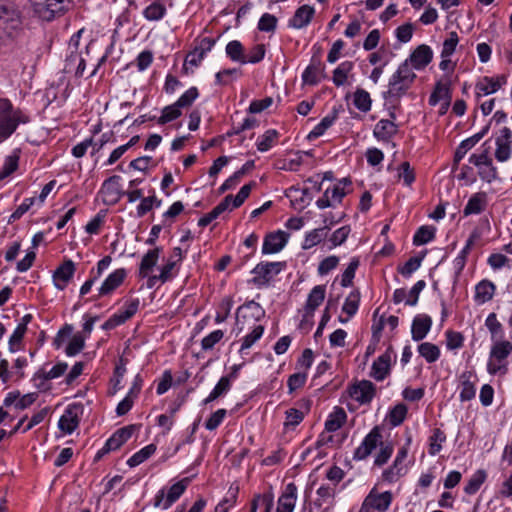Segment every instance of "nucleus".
<instances>
[{"label": "nucleus", "instance_id": "obj_47", "mask_svg": "<svg viewBox=\"0 0 512 512\" xmlns=\"http://www.w3.org/2000/svg\"><path fill=\"white\" fill-rule=\"evenodd\" d=\"M411 63L406 59L403 63H401L393 74L397 79L402 80L405 83L413 84L416 79V74L412 70Z\"/></svg>", "mask_w": 512, "mask_h": 512}, {"label": "nucleus", "instance_id": "obj_14", "mask_svg": "<svg viewBox=\"0 0 512 512\" xmlns=\"http://www.w3.org/2000/svg\"><path fill=\"white\" fill-rule=\"evenodd\" d=\"M393 352L392 347L380 355L372 364L371 377L377 381H383L390 373L391 368V354Z\"/></svg>", "mask_w": 512, "mask_h": 512}, {"label": "nucleus", "instance_id": "obj_64", "mask_svg": "<svg viewBox=\"0 0 512 512\" xmlns=\"http://www.w3.org/2000/svg\"><path fill=\"white\" fill-rule=\"evenodd\" d=\"M485 326L491 333L492 339L496 336H502L503 327L502 324L497 320V316L495 313H490L486 320Z\"/></svg>", "mask_w": 512, "mask_h": 512}, {"label": "nucleus", "instance_id": "obj_43", "mask_svg": "<svg viewBox=\"0 0 512 512\" xmlns=\"http://www.w3.org/2000/svg\"><path fill=\"white\" fill-rule=\"evenodd\" d=\"M486 476L487 475L484 470H477L465 485V493L468 495L475 494L480 489L481 485L484 483Z\"/></svg>", "mask_w": 512, "mask_h": 512}, {"label": "nucleus", "instance_id": "obj_46", "mask_svg": "<svg viewBox=\"0 0 512 512\" xmlns=\"http://www.w3.org/2000/svg\"><path fill=\"white\" fill-rule=\"evenodd\" d=\"M166 13V7L159 1H154L148 7L145 8L143 14L144 17L149 21H157L164 17Z\"/></svg>", "mask_w": 512, "mask_h": 512}, {"label": "nucleus", "instance_id": "obj_59", "mask_svg": "<svg viewBox=\"0 0 512 512\" xmlns=\"http://www.w3.org/2000/svg\"><path fill=\"white\" fill-rule=\"evenodd\" d=\"M277 18L269 13H264L258 22V29L262 32H274L277 27Z\"/></svg>", "mask_w": 512, "mask_h": 512}, {"label": "nucleus", "instance_id": "obj_35", "mask_svg": "<svg viewBox=\"0 0 512 512\" xmlns=\"http://www.w3.org/2000/svg\"><path fill=\"white\" fill-rule=\"evenodd\" d=\"M418 353L428 363L436 362L440 357V349L437 345L430 342H423L418 346Z\"/></svg>", "mask_w": 512, "mask_h": 512}, {"label": "nucleus", "instance_id": "obj_23", "mask_svg": "<svg viewBox=\"0 0 512 512\" xmlns=\"http://www.w3.org/2000/svg\"><path fill=\"white\" fill-rule=\"evenodd\" d=\"M506 83V76L500 75L496 78L484 77L482 82L476 84L477 96L489 95L497 92Z\"/></svg>", "mask_w": 512, "mask_h": 512}, {"label": "nucleus", "instance_id": "obj_18", "mask_svg": "<svg viewBox=\"0 0 512 512\" xmlns=\"http://www.w3.org/2000/svg\"><path fill=\"white\" fill-rule=\"evenodd\" d=\"M137 428V425L132 424L117 429L106 441V451H114L120 448L126 441L131 438Z\"/></svg>", "mask_w": 512, "mask_h": 512}, {"label": "nucleus", "instance_id": "obj_24", "mask_svg": "<svg viewBox=\"0 0 512 512\" xmlns=\"http://www.w3.org/2000/svg\"><path fill=\"white\" fill-rule=\"evenodd\" d=\"M441 99L445 100V109H447L451 101L449 79H446V82L440 80L435 84L434 90L429 97V104L435 106Z\"/></svg>", "mask_w": 512, "mask_h": 512}, {"label": "nucleus", "instance_id": "obj_8", "mask_svg": "<svg viewBox=\"0 0 512 512\" xmlns=\"http://www.w3.org/2000/svg\"><path fill=\"white\" fill-rule=\"evenodd\" d=\"M376 393L375 385L369 380H362L349 388V395L360 404H369Z\"/></svg>", "mask_w": 512, "mask_h": 512}, {"label": "nucleus", "instance_id": "obj_50", "mask_svg": "<svg viewBox=\"0 0 512 512\" xmlns=\"http://www.w3.org/2000/svg\"><path fill=\"white\" fill-rule=\"evenodd\" d=\"M181 107L175 102L172 105L166 106L162 110V115L158 118V124L164 125L173 121L181 116Z\"/></svg>", "mask_w": 512, "mask_h": 512}, {"label": "nucleus", "instance_id": "obj_19", "mask_svg": "<svg viewBox=\"0 0 512 512\" xmlns=\"http://www.w3.org/2000/svg\"><path fill=\"white\" fill-rule=\"evenodd\" d=\"M297 499V486L291 482L286 485L278 499L276 512H293Z\"/></svg>", "mask_w": 512, "mask_h": 512}, {"label": "nucleus", "instance_id": "obj_33", "mask_svg": "<svg viewBox=\"0 0 512 512\" xmlns=\"http://www.w3.org/2000/svg\"><path fill=\"white\" fill-rule=\"evenodd\" d=\"M347 418L346 412L341 407H336L325 422V429L328 432L337 431L342 427Z\"/></svg>", "mask_w": 512, "mask_h": 512}, {"label": "nucleus", "instance_id": "obj_38", "mask_svg": "<svg viewBox=\"0 0 512 512\" xmlns=\"http://www.w3.org/2000/svg\"><path fill=\"white\" fill-rule=\"evenodd\" d=\"M226 54L227 56L235 62H239L241 64H246L244 47L238 40H232L226 45Z\"/></svg>", "mask_w": 512, "mask_h": 512}, {"label": "nucleus", "instance_id": "obj_34", "mask_svg": "<svg viewBox=\"0 0 512 512\" xmlns=\"http://www.w3.org/2000/svg\"><path fill=\"white\" fill-rule=\"evenodd\" d=\"M328 230L329 226L323 225L320 228H316L308 232L305 236L302 248L307 250L319 244L327 236Z\"/></svg>", "mask_w": 512, "mask_h": 512}, {"label": "nucleus", "instance_id": "obj_1", "mask_svg": "<svg viewBox=\"0 0 512 512\" xmlns=\"http://www.w3.org/2000/svg\"><path fill=\"white\" fill-rule=\"evenodd\" d=\"M512 353L511 342L497 341L495 342L490 351V360L487 364V370L490 374L495 375L497 373L505 374L507 372L506 364H501L510 354Z\"/></svg>", "mask_w": 512, "mask_h": 512}, {"label": "nucleus", "instance_id": "obj_21", "mask_svg": "<svg viewBox=\"0 0 512 512\" xmlns=\"http://www.w3.org/2000/svg\"><path fill=\"white\" fill-rule=\"evenodd\" d=\"M432 326V319L429 315L420 314L414 317L411 326V337L414 341L423 340Z\"/></svg>", "mask_w": 512, "mask_h": 512}, {"label": "nucleus", "instance_id": "obj_4", "mask_svg": "<svg viewBox=\"0 0 512 512\" xmlns=\"http://www.w3.org/2000/svg\"><path fill=\"white\" fill-rule=\"evenodd\" d=\"M49 364H45L37 372L34 373V386L41 392L51 389V380L62 376L68 365L65 362H59L51 368Z\"/></svg>", "mask_w": 512, "mask_h": 512}, {"label": "nucleus", "instance_id": "obj_30", "mask_svg": "<svg viewBox=\"0 0 512 512\" xmlns=\"http://www.w3.org/2000/svg\"><path fill=\"white\" fill-rule=\"evenodd\" d=\"M316 493L317 499L314 502L315 506L320 508L323 505H327L326 508H329L334 504L336 495L335 485H322L317 489Z\"/></svg>", "mask_w": 512, "mask_h": 512}, {"label": "nucleus", "instance_id": "obj_60", "mask_svg": "<svg viewBox=\"0 0 512 512\" xmlns=\"http://www.w3.org/2000/svg\"><path fill=\"white\" fill-rule=\"evenodd\" d=\"M19 158L16 155L6 157L2 168L0 169V181L10 176L18 167Z\"/></svg>", "mask_w": 512, "mask_h": 512}, {"label": "nucleus", "instance_id": "obj_63", "mask_svg": "<svg viewBox=\"0 0 512 512\" xmlns=\"http://www.w3.org/2000/svg\"><path fill=\"white\" fill-rule=\"evenodd\" d=\"M120 176L113 175L106 179L102 185V189L107 194H113L117 196V199L121 197V190L119 189Z\"/></svg>", "mask_w": 512, "mask_h": 512}, {"label": "nucleus", "instance_id": "obj_7", "mask_svg": "<svg viewBox=\"0 0 512 512\" xmlns=\"http://www.w3.org/2000/svg\"><path fill=\"white\" fill-rule=\"evenodd\" d=\"M83 413L82 404L69 405L64 414L60 417L58 422L59 429L67 434H71L78 427L80 422V415Z\"/></svg>", "mask_w": 512, "mask_h": 512}, {"label": "nucleus", "instance_id": "obj_52", "mask_svg": "<svg viewBox=\"0 0 512 512\" xmlns=\"http://www.w3.org/2000/svg\"><path fill=\"white\" fill-rule=\"evenodd\" d=\"M279 133L275 129L267 130L257 142V149L261 152L268 151L278 138Z\"/></svg>", "mask_w": 512, "mask_h": 512}, {"label": "nucleus", "instance_id": "obj_13", "mask_svg": "<svg viewBox=\"0 0 512 512\" xmlns=\"http://www.w3.org/2000/svg\"><path fill=\"white\" fill-rule=\"evenodd\" d=\"M364 502L365 506H369L371 510L386 512L392 502V493L390 491L378 493L376 489L373 488L364 499Z\"/></svg>", "mask_w": 512, "mask_h": 512}, {"label": "nucleus", "instance_id": "obj_27", "mask_svg": "<svg viewBox=\"0 0 512 512\" xmlns=\"http://www.w3.org/2000/svg\"><path fill=\"white\" fill-rule=\"evenodd\" d=\"M397 131L398 126L392 120L381 119L375 125L373 134L378 140L388 141Z\"/></svg>", "mask_w": 512, "mask_h": 512}, {"label": "nucleus", "instance_id": "obj_29", "mask_svg": "<svg viewBox=\"0 0 512 512\" xmlns=\"http://www.w3.org/2000/svg\"><path fill=\"white\" fill-rule=\"evenodd\" d=\"M495 285L489 280L480 281L475 287L474 299L479 304H484L493 298Z\"/></svg>", "mask_w": 512, "mask_h": 512}, {"label": "nucleus", "instance_id": "obj_11", "mask_svg": "<svg viewBox=\"0 0 512 512\" xmlns=\"http://www.w3.org/2000/svg\"><path fill=\"white\" fill-rule=\"evenodd\" d=\"M127 271L124 268L116 269L102 283L98 289V294L93 299L111 295L125 280Z\"/></svg>", "mask_w": 512, "mask_h": 512}, {"label": "nucleus", "instance_id": "obj_17", "mask_svg": "<svg viewBox=\"0 0 512 512\" xmlns=\"http://www.w3.org/2000/svg\"><path fill=\"white\" fill-rule=\"evenodd\" d=\"M495 158L500 162H505L511 155V130L503 127L500 135L496 138Z\"/></svg>", "mask_w": 512, "mask_h": 512}, {"label": "nucleus", "instance_id": "obj_48", "mask_svg": "<svg viewBox=\"0 0 512 512\" xmlns=\"http://www.w3.org/2000/svg\"><path fill=\"white\" fill-rule=\"evenodd\" d=\"M407 415V407L405 404L400 403L394 406L389 414L388 420L391 426L396 427L403 423Z\"/></svg>", "mask_w": 512, "mask_h": 512}, {"label": "nucleus", "instance_id": "obj_16", "mask_svg": "<svg viewBox=\"0 0 512 512\" xmlns=\"http://www.w3.org/2000/svg\"><path fill=\"white\" fill-rule=\"evenodd\" d=\"M412 85L405 83L395 76H391L388 84V90L383 92V98L390 103H399L402 96H404Z\"/></svg>", "mask_w": 512, "mask_h": 512}, {"label": "nucleus", "instance_id": "obj_55", "mask_svg": "<svg viewBox=\"0 0 512 512\" xmlns=\"http://www.w3.org/2000/svg\"><path fill=\"white\" fill-rule=\"evenodd\" d=\"M238 487H230L228 496H226L215 508V512H228L229 508L234 506L237 501Z\"/></svg>", "mask_w": 512, "mask_h": 512}, {"label": "nucleus", "instance_id": "obj_26", "mask_svg": "<svg viewBox=\"0 0 512 512\" xmlns=\"http://www.w3.org/2000/svg\"><path fill=\"white\" fill-rule=\"evenodd\" d=\"M487 206V194L485 192H478L473 194L468 200L463 214L469 216L472 214H480Z\"/></svg>", "mask_w": 512, "mask_h": 512}, {"label": "nucleus", "instance_id": "obj_51", "mask_svg": "<svg viewBox=\"0 0 512 512\" xmlns=\"http://www.w3.org/2000/svg\"><path fill=\"white\" fill-rule=\"evenodd\" d=\"M360 265V261L358 257H353L348 265V267L345 269V271L342 274L341 278V286L342 287H349L353 284V279L355 277V272L357 268Z\"/></svg>", "mask_w": 512, "mask_h": 512}, {"label": "nucleus", "instance_id": "obj_9", "mask_svg": "<svg viewBox=\"0 0 512 512\" xmlns=\"http://www.w3.org/2000/svg\"><path fill=\"white\" fill-rule=\"evenodd\" d=\"M20 21L5 5L0 4V42L12 37Z\"/></svg>", "mask_w": 512, "mask_h": 512}, {"label": "nucleus", "instance_id": "obj_54", "mask_svg": "<svg viewBox=\"0 0 512 512\" xmlns=\"http://www.w3.org/2000/svg\"><path fill=\"white\" fill-rule=\"evenodd\" d=\"M446 440L445 433L439 429L436 428L433 430V434L430 437V444H429V454L434 456L437 453L440 452L442 449V443Z\"/></svg>", "mask_w": 512, "mask_h": 512}, {"label": "nucleus", "instance_id": "obj_39", "mask_svg": "<svg viewBox=\"0 0 512 512\" xmlns=\"http://www.w3.org/2000/svg\"><path fill=\"white\" fill-rule=\"evenodd\" d=\"M406 474V467L395 462L382 473V480L387 483H395Z\"/></svg>", "mask_w": 512, "mask_h": 512}, {"label": "nucleus", "instance_id": "obj_36", "mask_svg": "<svg viewBox=\"0 0 512 512\" xmlns=\"http://www.w3.org/2000/svg\"><path fill=\"white\" fill-rule=\"evenodd\" d=\"M83 31V29H80L71 36L68 42V53L65 58V63H68L69 60L72 61V58H74L75 61H77L79 58L83 57L82 52L79 51L80 39Z\"/></svg>", "mask_w": 512, "mask_h": 512}, {"label": "nucleus", "instance_id": "obj_31", "mask_svg": "<svg viewBox=\"0 0 512 512\" xmlns=\"http://www.w3.org/2000/svg\"><path fill=\"white\" fill-rule=\"evenodd\" d=\"M232 195H227L216 207L212 209L211 212L205 214L198 221V225L200 227L208 226L213 220H215L219 215L225 212L229 205L231 204Z\"/></svg>", "mask_w": 512, "mask_h": 512}, {"label": "nucleus", "instance_id": "obj_53", "mask_svg": "<svg viewBox=\"0 0 512 512\" xmlns=\"http://www.w3.org/2000/svg\"><path fill=\"white\" fill-rule=\"evenodd\" d=\"M85 68L86 60L84 57L79 58L77 61H75V59L72 58V61L69 60L68 63L64 64V72L73 73L78 78L84 76Z\"/></svg>", "mask_w": 512, "mask_h": 512}, {"label": "nucleus", "instance_id": "obj_6", "mask_svg": "<svg viewBox=\"0 0 512 512\" xmlns=\"http://www.w3.org/2000/svg\"><path fill=\"white\" fill-rule=\"evenodd\" d=\"M381 443L382 435L380 428L375 426L355 449L353 459L356 461L366 459Z\"/></svg>", "mask_w": 512, "mask_h": 512}, {"label": "nucleus", "instance_id": "obj_28", "mask_svg": "<svg viewBox=\"0 0 512 512\" xmlns=\"http://www.w3.org/2000/svg\"><path fill=\"white\" fill-rule=\"evenodd\" d=\"M190 483V478L185 477L178 481L177 483L173 484L166 497L163 504V509H168L174 502H176L181 495L185 492L186 488L188 487Z\"/></svg>", "mask_w": 512, "mask_h": 512}, {"label": "nucleus", "instance_id": "obj_32", "mask_svg": "<svg viewBox=\"0 0 512 512\" xmlns=\"http://www.w3.org/2000/svg\"><path fill=\"white\" fill-rule=\"evenodd\" d=\"M325 286L317 285L309 293L305 310L307 314H313V312L321 305L325 299Z\"/></svg>", "mask_w": 512, "mask_h": 512}, {"label": "nucleus", "instance_id": "obj_61", "mask_svg": "<svg viewBox=\"0 0 512 512\" xmlns=\"http://www.w3.org/2000/svg\"><path fill=\"white\" fill-rule=\"evenodd\" d=\"M464 336L460 332L446 331V346L449 350L459 349L463 346Z\"/></svg>", "mask_w": 512, "mask_h": 512}, {"label": "nucleus", "instance_id": "obj_49", "mask_svg": "<svg viewBox=\"0 0 512 512\" xmlns=\"http://www.w3.org/2000/svg\"><path fill=\"white\" fill-rule=\"evenodd\" d=\"M85 346V337L82 333L78 332L74 334L68 343L65 353L67 356H75L80 353Z\"/></svg>", "mask_w": 512, "mask_h": 512}, {"label": "nucleus", "instance_id": "obj_58", "mask_svg": "<svg viewBox=\"0 0 512 512\" xmlns=\"http://www.w3.org/2000/svg\"><path fill=\"white\" fill-rule=\"evenodd\" d=\"M255 186H256V183L254 181H251L248 184H245L244 186H242L240 188L239 192L237 193V195L235 197L232 196L231 203H232L233 208L240 207L245 202V200L249 197L252 188Z\"/></svg>", "mask_w": 512, "mask_h": 512}, {"label": "nucleus", "instance_id": "obj_25", "mask_svg": "<svg viewBox=\"0 0 512 512\" xmlns=\"http://www.w3.org/2000/svg\"><path fill=\"white\" fill-rule=\"evenodd\" d=\"M161 252V247H155L142 257L138 272L140 278H146L149 275L150 271L157 264Z\"/></svg>", "mask_w": 512, "mask_h": 512}, {"label": "nucleus", "instance_id": "obj_42", "mask_svg": "<svg viewBox=\"0 0 512 512\" xmlns=\"http://www.w3.org/2000/svg\"><path fill=\"white\" fill-rule=\"evenodd\" d=\"M470 376L471 374L467 372L461 375L462 388L459 397L462 402L472 400L476 394V388L475 385L470 381Z\"/></svg>", "mask_w": 512, "mask_h": 512}, {"label": "nucleus", "instance_id": "obj_22", "mask_svg": "<svg viewBox=\"0 0 512 512\" xmlns=\"http://www.w3.org/2000/svg\"><path fill=\"white\" fill-rule=\"evenodd\" d=\"M315 10L310 5L300 6L294 13L293 17L289 20L288 26L295 29H302L306 27L312 20Z\"/></svg>", "mask_w": 512, "mask_h": 512}, {"label": "nucleus", "instance_id": "obj_41", "mask_svg": "<svg viewBox=\"0 0 512 512\" xmlns=\"http://www.w3.org/2000/svg\"><path fill=\"white\" fill-rule=\"evenodd\" d=\"M231 388L230 377H221L209 396L203 401L208 404L222 395L226 394Z\"/></svg>", "mask_w": 512, "mask_h": 512}, {"label": "nucleus", "instance_id": "obj_37", "mask_svg": "<svg viewBox=\"0 0 512 512\" xmlns=\"http://www.w3.org/2000/svg\"><path fill=\"white\" fill-rule=\"evenodd\" d=\"M353 104L361 112L370 111L372 105L370 94L362 88H357L354 92Z\"/></svg>", "mask_w": 512, "mask_h": 512}, {"label": "nucleus", "instance_id": "obj_57", "mask_svg": "<svg viewBox=\"0 0 512 512\" xmlns=\"http://www.w3.org/2000/svg\"><path fill=\"white\" fill-rule=\"evenodd\" d=\"M458 42V34L455 31L450 32L449 37L443 42L441 58H449L454 53Z\"/></svg>", "mask_w": 512, "mask_h": 512}, {"label": "nucleus", "instance_id": "obj_62", "mask_svg": "<svg viewBox=\"0 0 512 512\" xmlns=\"http://www.w3.org/2000/svg\"><path fill=\"white\" fill-rule=\"evenodd\" d=\"M264 333L262 325L256 326L249 334H247L242 342L240 351L250 348L257 340H259Z\"/></svg>", "mask_w": 512, "mask_h": 512}, {"label": "nucleus", "instance_id": "obj_45", "mask_svg": "<svg viewBox=\"0 0 512 512\" xmlns=\"http://www.w3.org/2000/svg\"><path fill=\"white\" fill-rule=\"evenodd\" d=\"M436 229L432 226H421L413 237L414 245H424L435 238Z\"/></svg>", "mask_w": 512, "mask_h": 512}, {"label": "nucleus", "instance_id": "obj_44", "mask_svg": "<svg viewBox=\"0 0 512 512\" xmlns=\"http://www.w3.org/2000/svg\"><path fill=\"white\" fill-rule=\"evenodd\" d=\"M360 303V292L359 290L352 291L345 299L342 311L347 314L348 317L354 316L359 308Z\"/></svg>", "mask_w": 512, "mask_h": 512}, {"label": "nucleus", "instance_id": "obj_20", "mask_svg": "<svg viewBox=\"0 0 512 512\" xmlns=\"http://www.w3.org/2000/svg\"><path fill=\"white\" fill-rule=\"evenodd\" d=\"M433 59L432 49L425 44L419 45L407 59L413 68L420 70L425 68Z\"/></svg>", "mask_w": 512, "mask_h": 512}, {"label": "nucleus", "instance_id": "obj_40", "mask_svg": "<svg viewBox=\"0 0 512 512\" xmlns=\"http://www.w3.org/2000/svg\"><path fill=\"white\" fill-rule=\"evenodd\" d=\"M156 451L154 444H149L133 454L127 461L129 467H136L152 456Z\"/></svg>", "mask_w": 512, "mask_h": 512}, {"label": "nucleus", "instance_id": "obj_15", "mask_svg": "<svg viewBox=\"0 0 512 512\" xmlns=\"http://www.w3.org/2000/svg\"><path fill=\"white\" fill-rule=\"evenodd\" d=\"M76 267L72 260H65L55 271L53 274V280L55 286L59 290H64L69 281L73 278Z\"/></svg>", "mask_w": 512, "mask_h": 512}, {"label": "nucleus", "instance_id": "obj_56", "mask_svg": "<svg viewBox=\"0 0 512 512\" xmlns=\"http://www.w3.org/2000/svg\"><path fill=\"white\" fill-rule=\"evenodd\" d=\"M393 453V445L390 443H381L380 450L374 459V465L381 467L388 462Z\"/></svg>", "mask_w": 512, "mask_h": 512}, {"label": "nucleus", "instance_id": "obj_3", "mask_svg": "<svg viewBox=\"0 0 512 512\" xmlns=\"http://www.w3.org/2000/svg\"><path fill=\"white\" fill-rule=\"evenodd\" d=\"M286 267V262H260L251 271L255 277L251 283L257 287H265L270 284L274 276L278 275Z\"/></svg>", "mask_w": 512, "mask_h": 512}, {"label": "nucleus", "instance_id": "obj_10", "mask_svg": "<svg viewBox=\"0 0 512 512\" xmlns=\"http://www.w3.org/2000/svg\"><path fill=\"white\" fill-rule=\"evenodd\" d=\"M320 76L325 78V65L321 61L319 55H313L310 64L302 73V81L307 85H317L320 82Z\"/></svg>", "mask_w": 512, "mask_h": 512}, {"label": "nucleus", "instance_id": "obj_2", "mask_svg": "<svg viewBox=\"0 0 512 512\" xmlns=\"http://www.w3.org/2000/svg\"><path fill=\"white\" fill-rule=\"evenodd\" d=\"M71 0H34V14L41 20L50 22L62 15Z\"/></svg>", "mask_w": 512, "mask_h": 512}, {"label": "nucleus", "instance_id": "obj_5", "mask_svg": "<svg viewBox=\"0 0 512 512\" xmlns=\"http://www.w3.org/2000/svg\"><path fill=\"white\" fill-rule=\"evenodd\" d=\"M18 122L19 118L13 112L10 101L0 99V143L15 131Z\"/></svg>", "mask_w": 512, "mask_h": 512}, {"label": "nucleus", "instance_id": "obj_12", "mask_svg": "<svg viewBox=\"0 0 512 512\" xmlns=\"http://www.w3.org/2000/svg\"><path fill=\"white\" fill-rule=\"evenodd\" d=\"M289 234L278 230L267 234L262 245L263 254H274L280 252L288 242Z\"/></svg>", "mask_w": 512, "mask_h": 512}]
</instances>
